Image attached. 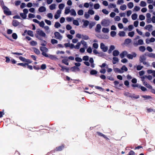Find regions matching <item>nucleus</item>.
<instances>
[{"mask_svg":"<svg viewBox=\"0 0 155 155\" xmlns=\"http://www.w3.org/2000/svg\"><path fill=\"white\" fill-rule=\"evenodd\" d=\"M124 94L125 96L127 97L131 98H134L136 99H138L140 97V96L139 95H137L136 96H134L135 95V94H132L131 93L128 92H125L124 93Z\"/></svg>","mask_w":155,"mask_h":155,"instance_id":"nucleus-1","label":"nucleus"},{"mask_svg":"<svg viewBox=\"0 0 155 155\" xmlns=\"http://www.w3.org/2000/svg\"><path fill=\"white\" fill-rule=\"evenodd\" d=\"M2 9L4 10V13L6 15H12L11 12L9 10L8 8L6 6H4L2 7Z\"/></svg>","mask_w":155,"mask_h":155,"instance_id":"nucleus-2","label":"nucleus"},{"mask_svg":"<svg viewBox=\"0 0 155 155\" xmlns=\"http://www.w3.org/2000/svg\"><path fill=\"white\" fill-rule=\"evenodd\" d=\"M146 58L144 55H143L140 56L139 58V61L140 63H143L144 65L148 64L147 62L145 61Z\"/></svg>","mask_w":155,"mask_h":155,"instance_id":"nucleus-3","label":"nucleus"},{"mask_svg":"<svg viewBox=\"0 0 155 155\" xmlns=\"http://www.w3.org/2000/svg\"><path fill=\"white\" fill-rule=\"evenodd\" d=\"M110 21L108 20L104 19L101 21V24L104 26H108L110 25Z\"/></svg>","mask_w":155,"mask_h":155,"instance_id":"nucleus-4","label":"nucleus"},{"mask_svg":"<svg viewBox=\"0 0 155 155\" xmlns=\"http://www.w3.org/2000/svg\"><path fill=\"white\" fill-rule=\"evenodd\" d=\"M36 34L37 35H39L41 36L44 37H46V34L42 30H40L39 29H38L36 31Z\"/></svg>","mask_w":155,"mask_h":155,"instance_id":"nucleus-5","label":"nucleus"},{"mask_svg":"<svg viewBox=\"0 0 155 155\" xmlns=\"http://www.w3.org/2000/svg\"><path fill=\"white\" fill-rule=\"evenodd\" d=\"M143 43V40L140 39L138 40L137 43L136 42H134L133 43V45L135 47H137L139 45H142Z\"/></svg>","mask_w":155,"mask_h":155,"instance_id":"nucleus-6","label":"nucleus"},{"mask_svg":"<svg viewBox=\"0 0 155 155\" xmlns=\"http://www.w3.org/2000/svg\"><path fill=\"white\" fill-rule=\"evenodd\" d=\"M59 66L61 68V71H64V70H65L66 72L68 73L69 71V68L65 66H63L61 64H58Z\"/></svg>","mask_w":155,"mask_h":155,"instance_id":"nucleus-7","label":"nucleus"},{"mask_svg":"<svg viewBox=\"0 0 155 155\" xmlns=\"http://www.w3.org/2000/svg\"><path fill=\"white\" fill-rule=\"evenodd\" d=\"M137 56V54L135 52H132V54H127V58L130 59H132L134 57H136Z\"/></svg>","mask_w":155,"mask_h":155,"instance_id":"nucleus-8","label":"nucleus"},{"mask_svg":"<svg viewBox=\"0 0 155 155\" xmlns=\"http://www.w3.org/2000/svg\"><path fill=\"white\" fill-rule=\"evenodd\" d=\"M100 48L102 51L104 52L107 51L108 50L107 47L105 46L102 43L101 44Z\"/></svg>","mask_w":155,"mask_h":155,"instance_id":"nucleus-9","label":"nucleus"},{"mask_svg":"<svg viewBox=\"0 0 155 155\" xmlns=\"http://www.w3.org/2000/svg\"><path fill=\"white\" fill-rule=\"evenodd\" d=\"M55 38L57 39H61L62 38V36H61L59 33L56 31L54 33Z\"/></svg>","mask_w":155,"mask_h":155,"instance_id":"nucleus-10","label":"nucleus"},{"mask_svg":"<svg viewBox=\"0 0 155 155\" xmlns=\"http://www.w3.org/2000/svg\"><path fill=\"white\" fill-rule=\"evenodd\" d=\"M17 65H18L21 66L23 67L24 68H29V65L28 63H18L17 64Z\"/></svg>","mask_w":155,"mask_h":155,"instance_id":"nucleus-11","label":"nucleus"},{"mask_svg":"<svg viewBox=\"0 0 155 155\" xmlns=\"http://www.w3.org/2000/svg\"><path fill=\"white\" fill-rule=\"evenodd\" d=\"M96 133L98 136L103 137L107 140H109V139L105 135H104L101 133L97 131L96 132Z\"/></svg>","mask_w":155,"mask_h":155,"instance_id":"nucleus-12","label":"nucleus"},{"mask_svg":"<svg viewBox=\"0 0 155 155\" xmlns=\"http://www.w3.org/2000/svg\"><path fill=\"white\" fill-rule=\"evenodd\" d=\"M71 71L73 72H76V71H79L80 69L79 68L75 66H74L71 68Z\"/></svg>","mask_w":155,"mask_h":155,"instance_id":"nucleus-13","label":"nucleus"},{"mask_svg":"<svg viewBox=\"0 0 155 155\" xmlns=\"http://www.w3.org/2000/svg\"><path fill=\"white\" fill-rule=\"evenodd\" d=\"M101 28V26L100 24H97V25L95 29V31L99 33L100 32V30Z\"/></svg>","mask_w":155,"mask_h":155,"instance_id":"nucleus-14","label":"nucleus"},{"mask_svg":"<svg viewBox=\"0 0 155 155\" xmlns=\"http://www.w3.org/2000/svg\"><path fill=\"white\" fill-rule=\"evenodd\" d=\"M64 148V146L63 145L56 147L55 150L56 151H61Z\"/></svg>","mask_w":155,"mask_h":155,"instance_id":"nucleus-15","label":"nucleus"},{"mask_svg":"<svg viewBox=\"0 0 155 155\" xmlns=\"http://www.w3.org/2000/svg\"><path fill=\"white\" fill-rule=\"evenodd\" d=\"M143 84L147 87L149 89H152V86L150 85L149 84L147 83V82L146 81H143Z\"/></svg>","mask_w":155,"mask_h":155,"instance_id":"nucleus-16","label":"nucleus"},{"mask_svg":"<svg viewBox=\"0 0 155 155\" xmlns=\"http://www.w3.org/2000/svg\"><path fill=\"white\" fill-rule=\"evenodd\" d=\"M19 24V22L16 20H13L12 21V25L15 27L18 26Z\"/></svg>","mask_w":155,"mask_h":155,"instance_id":"nucleus-17","label":"nucleus"},{"mask_svg":"<svg viewBox=\"0 0 155 155\" xmlns=\"http://www.w3.org/2000/svg\"><path fill=\"white\" fill-rule=\"evenodd\" d=\"M127 52L126 51H124L120 54V56L121 58H123L124 57L125 55H127Z\"/></svg>","mask_w":155,"mask_h":155,"instance_id":"nucleus-18","label":"nucleus"},{"mask_svg":"<svg viewBox=\"0 0 155 155\" xmlns=\"http://www.w3.org/2000/svg\"><path fill=\"white\" fill-rule=\"evenodd\" d=\"M46 10V9L43 6H42L38 8V11L39 12H42L45 11Z\"/></svg>","mask_w":155,"mask_h":155,"instance_id":"nucleus-19","label":"nucleus"},{"mask_svg":"<svg viewBox=\"0 0 155 155\" xmlns=\"http://www.w3.org/2000/svg\"><path fill=\"white\" fill-rule=\"evenodd\" d=\"M114 70L115 73L118 72L121 74L124 72V71H121V69H120L117 68H114Z\"/></svg>","mask_w":155,"mask_h":155,"instance_id":"nucleus-20","label":"nucleus"},{"mask_svg":"<svg viewBox=\"0 0 155 155\" xmlns=\"http://www.w3.org/2000/svg\"><path fill=\"white\" fill-rule=\"evenodd\" d=\"M40 50L42 52H48V49L45 47H41L40 48Z\"/></svg>","mask_w":155,"mask_h":155,"instance_id":"nucleus-21","label":"nucleus"},{"mask_svg":"<svg viewBox=\"0 0 155 155\" xmlns=\"http://www.w3.org/2000/svg\"><path fill=\"white\" fill-rule=\"evenodd\" d=\"M119 54V51L116 50H114L113 52V55L114 56H117Z\"/></svg>","mask_w":155,"mask_h":155,"instance_id":"nucleus-22","label":"nucleus"},{"mask_svg":"<svg viewBox=\"0 0 155 155\" xmlns=\"http://www.w3.org/2000/svg\"><path fill=\"white\" fill-rule=\"evenodd\" d=\"M113 59V60L112 61V63L113 64H116V62H118L119 61L118 58L117 57H114Z\"/></svg>","mask_w":155,"mask_h":155,"instance_id":"nucleus-23","label":"nucleus"},{"mask_svg":"<svg viewBox=\"0 0 155 155\" xmlns=\"http://www.w3.org/2000/svg\"><path fill=\"white\" fill-rule=\"evenodd\" d=\"M19 59L23 61H26L27 62H28L29 61V59H26L25 58L23 57L22 56H20L19 57Z\"/></svg>","mask_w":155,"mask_h":155,"instance_id":"nucleus-24","label":"nucleus"},{"mask_svg":"<svg viewBox=\"0 0 155 155\" xmlns=\"http://www.w3.org/2000/svg\"><path fill=\"white\" fill-rule=\"evenodd\" d=\"M97 71L95 70H91L90 72V74L91 75H94L97 74Z\"/></svg>","mask_w":155,"mask_h":155,"instance_id":"nucleus-25","label":"nucleus"},{"mask_svg":"<svg viewBox=\"0 0 155 155\" xmlns=\"http://www.w3.org/2000/svg\"><path fill=\"white\" fill-rule=\"evenodd\" d=\"M118 35L120 37H124L125 35V33L124 31H120L118 33Z\"/></svg>","mask_w":155,"mask_h":155,"instance_id":"nucleus-26","label":"nucleus"},{"mask_svg":"<svg viewBox=\"0 0 155 155\" xmlns=\"http://www.w3.org/2000/svg\"><path fill=\"white\" fill-rule=\"evenodd\" d=\"M153 26L151 25H146L144 28L145 29H148L149 31H150V29L152 28Z\"/></svg>","mask_w":155,"mask_h":155,"instance_id":"nucleus-27","label":"nucleus"},{"mask_svg":"<svg viewBox=\"0 0 155 155\" xmlns=\"http://www.w3.org/2000/svg\"><path fill=\"white\" fill-rule=\"evenodd\" d=\"M68 59H63L62 60V63L64 64H65L67 65H69V63L68 62Z\"/></svg>","mask_w":155,"mask_h":155,"instance_id":"nucleus-28","label":"nucleus"},{"mask_svg":"<svg viewBox=\"0 0 155 155\" xmlns=\"http://www.w3.org/2000/svg\"><path fill=\"white\" fill-rule=\"evenodd\" d=\"M137 15L136 13H134L132 15L131 18L133 20H135L137 18Z\"/></svg>","mask_w":155,"mask_h":155,"instance_id":"nucleus-29","label":"nucleus"},{"mask_svg":"<svg viewBox=\"0 0 155 155\" xmlns=\"http://www.w3.org/2000/svg\"><path fill=\"white\" fill-rule=\"evenodd\" d=\"M127 5L128 8L130 9L132 8L134 6L133 3L132 2H130L128 3Z\"/></svg>","mask_w":155,"mask_h":155,"instance_id":"nucleus-30","label":"nucleus"},{"mask_svg":"<svg viewBox=\"0 0 155 155\" xmlns=\"http://www.w3.org/2000/svg\"><path fill=\"white\" fill-rule=\"evenodd\" d=\"M48 57L51 60H54L57 58L55 55H53L50 54L49 55H48Z\"/></svg>","mask_w":155,"mask_h":155,"instance_id":"nucleus-31","label":"nucleus"},{"mask_svg":"<svg viewBox=\"0 0 155 155\" xmlns=\"http://www.w3.org/2000/svg\"><path fill=\"white\" fill-rule=\"evenodd\" d=\"M71 15L75 16L76 15V13L75 10L74 9H72L71 10Z\"/></svg>","mask_w":155,"mask_h":155,"instance_id":"nucleus-32","label":"nucleus"},{"mask_svg":"<svg viewBox=\"0 0 155 155\" xmlns=\"http://www.w3.org/2000/svg\"><path fill=\"white\" fill-rule=\"evenodd\" d=\"M131 41V40L130 38H127L124 41V43L127 44L130 43Z\"/></svg>","mask_w":155,"mask_h":155,"instance_id":"nucleus-33","label":"nucleus"},{"mask_svg":"<svg viewBox=\"0 0 155 155\" xmlns=\"http://www.w3.org/2000/svg\"><path fill=\"white\" fill-rule=\"evenodd\" d=\"M139 50L142 52H144L146 50L145 47L143 46H140L139 47Z\"/></svg>","mask_w":155,"mask_h":155,"instance_id":"nucleus-34","label":"nucleus"},{"mask_svg":"<svg viewBox=\"0 0 155 155\" xmlns=\"http://www.w3.org/2000/svg\"><path fill=\"white\" fill-rule=\"evenodd\" d=\"M56 5L54 4H53L49 6V8L50 9L53 10L55 8Z\"/></svg>","mask_w":155,"mask_h":155,"instance_id":"nucleus-35","label":"nucleus"},{"mask_svg":"<svg viewBox=\"0 0 155 155\" xmlns=\"http://www.w3.org/2000/svg\"><path fill=\"white\" fill-rule=\"evenodd\" d=\"M102 31L104 33H107L109 32V29L107 28H103L102 29Z\"/></svg>","mask_w":155,"mask_h":155,"instance_id":"nucleus-36","label":"nucleus"},{"mask_svg":"<svg viewBox=\"0 0 155 155\" xmlns=\"http://www.w3.org/2000/svg\"><path fill=\"white\" fill-rule=\"evenodd\" d=\"M33 49L34 51L36 54H40V52L38 49L35 48H33Z\"/></svg>","mask_w":155,"mask_h":155,"instance_id":"nucleus-37","label":"nucleus"},{"mask_svg":"<svg viewBox=\"0 0 155 155\" xmlns=\"http://www.w3.org/2000/svg\"><path fill=\"white\" fill-rule=\"evenodd\" d=\"M61 26V24L58 22H56L54 25V27L56 28H58Z\"/></svg>","mask_w":155,"mask_h":155,"instance_id":"nucleus-38","label":"nucleus"},{"mask_svg":"<svg viewBox=\"0 0 155 155\" xmlns=\"http://www.w3.org/2000/svg\"><path fill=\"white\" fill-rule=\"evenodd\" d=\"M82 37V38L83 39L85 40H87L89 39V38L88 36L87 35H81Z\"/></svg>","mask_w":155,"mask_h":155,"instance_id":"nucleus-39","label":"nucleus"},{"mask_svg":"<svg viewBox=\"0 0 155 155\" xmlns=\"http://www.w3.org/2000/svg\"><path fill=\"white\" fill-rule=\"evenodd\" d=\"M121 71H123V70H124L125 71H127L128 70V69L125 65H124L121 68Z\"/></svg>","mask_w":155,"mask_h":155,"instance_id":"nucleus-40","label":"nucleus"},{"mask_svg":"<svg viewBox=\"0 0 155 155\" xmlns=\"http://www.w3.org/2000/svg\"><path fill=\"white\" fill-rule=\"evenodd\" d=\"M147 4L145 2L142 1L140 2V5L142 7H145L146 6Z\"/></svg>","mask_w":155,"mask_h":155,"instance_id":"nucleus-41","label":"nucleus"},{"mask_svg":"<svg viewBox=\"0 0 155 155\" xmlns=\"http://www.w3.org/2000/svg\"><path fill=\"white\" fill-rule=\"evenodd\" d=\"M12 37L14 39H16L18 38V36L16 33H13L12 34Z\"/></svg>","mask_w":155,"mask_h":155,"instance_id":"nucleus-42","label":"nucleus"},{"mask_svg":"<svg viewBox=\"0 0 155 155\" xmlns=\"http://www.w3.org/2000/svg\"><path fill=\"white\" fill-rule=\"evenodd\" d=\"M58 42V41L56 40L55 39H52L51 40V43L53 45L54 44H57Z\"/></svg>","mask_w":155,"mask_h":155,"instance_id":"nucleus-43","label":"nucleus"},{"mask_svg":"<svg viewBox=\"0 0 155 155\" xmlns=\"http://www.w3.org/2000/svg\"><path fill=\"white\" fill-rule=\"evenodd\" d=\"M120 8L122 10H124L126 9V6L125 5H124L120 6Z\"/></svg>","mask_w":155,"mask_h":155,"instance_id":"nucleus-44","label":"nucleus"},{"mask_svg":"<svg viewBox=\"0 0 155 155\" xmlns=\"http://www.w3.org/2000/svg\"><path fill=\"white\" fill-rule=\"evenodd\" d=\"M73 24L74 25L78 26L79 25V23L78 20H74L73 21Z\"/></svg>","mask_w":155,"mask_h":155,"instance_id":"nucleus-45","label":"nucleus"},{"mask_svg":"<svg viewBox=\"0 0 155 155\" xmlns=\"http://www.w3.org/2000/svg\"><path fill=\"white\" fill-rule=\"evenodd\" d=\"M81 45V43L79 42L78 43L77 45L74 46V48L77 49H78L80 48Z\"/></svg>","mask_w":155,"mask_h":155,"instance_id":"nucleus-46","label":"nucleus"},{"mask_svg":"<svg viewBox=\"0 0 155 155\" xmlns=\"http://www.w3.org/2000/svg\"><path fill=\"white\" fill-rule=\"evenodd\" d=\"M75 60L77 62H81L82 61V59L79 57H76L75 58Z\"/></svg>","mask_w":155,"mask_h":155,"instance_id":"nucleus-47","label":"nucleus"},{"mask_svg":"<svg viewBox=\"0 0 155 155\" xmlns=\"http://www.w3.org/2000/svg\"><path fill=\"white\" fill-rule=\"evenodd\" d=\"M110 34L112 37H114L116 35V32L115 31H112L110 32Z\"/></svg>","mask_w":155,"mask_h":155,"instance_id":"nucleus-48","label":"nucleus"},{"mask_svg":"<svg viewBox=\"0 0 155 155\" xmlns=\"http://www.w3.org/2000/svg\"><path fill=\"white\" fill-rule=\"evenodd\" d=\"M78 15H82L83 14V11L82 10H79L78 12Z\"/></svg>","mask_w":155,"mask_h":155,"instance_id":"nucleus-49","label":"nucleus"},{"mask_svg":"<svg viewBox=\"0 0 155 155\" xmlns=\"http://www.w3.org/2000/svg\"><path fill=\"white\" fill-rule=\"evenodd\" d=\"M20 15L23 19H25L26 17V15L25 13H21L20 14Z\"/></svg>","mask_w":155,"mask_h":155,"instance_id":"nucleus-50","label":"nucleus"},{"mask_svg":"<svg viewBox=\"0 0 155 155\" xmlns=\"http://www.w3.org/2000/svg\"><path fill=\"white\" fill-rule=\"evenodd\" d=\"M145 54L146 55H147L149 57L152 58L153 54L152 53H145Z\"/></svg>","mask_w":155,"mask_h":155,"instance_id":"nucleus-51","label":"nucleus"},{"mask_svg":"<svg viewBox=\"0 0 155 155\" xmlns=\"http://www.w3.org/2000/svg\"><path fill=\"white\" fill-rule=\"evenodd\" d=\"M27 35H29V30L27 31V30H26L24 31V32L22 34V35L23 36H25Z\"/></svg>","mask_w":155,"mask_h":155,"instance_id":"nucleus-52","label":"nucleus"},{"mask_svg":"<svg viewBox=\"0 0 155 155\" xmlns=\"http://www.w3.org/2000/svg\"><path fill=\"white\" fill-rule=\"evenodd\" d=\"M95 87L96 89L99 90L101 91H103L104 90V89L102 87L99 86H95Z\"/></svg>","mask_w":155,"mask_h":155,"instance_id":"nucleus-53","label":"nucleus"},{"mask_svg":"<svg viewBox=\"0 0 155 155\" xmlns=\"http://www.w3.org/2000/svg\"><path fill=\"white\" fill-rule=\"evenodd\" d=\"M83 60L85 61H87L89 60V57L88 56H84L83 57Z\"/></svg>","mask_w":155,"mask_h":155,"instance_id":"nucleus-54","label":"nucleus"},{"mask_svg":"<svg viewBox=\"0 0 155 155\" xmlns=\"http://www.w3.org/2000/svg\"><path fill=\"white\" fill-rule=\"evenodd\" d=\"M134 32L132 31L129 32V33L128 34V35L129 36L132 37L134 36Z\"/></svg>","mask_w":155,"mask_h":155,"instance_id":"nucleus-55","label":"nucleus"},{"mask_svg":"<svg viewBox=\"0 0 155 155\" xmlns=\"http://www.w3.org/2000/svg\"><path fill=\"white\" fill-rule=\"evenodd\" d=\"M139 19L141 20H143L145 19V17L142 15H141L139 16Z\"/></svg>","mask_w":155,"mask_h":155,"instance_id":"nucleus-56","label":"nucleus"},{"mask_svg":"<svg viewBox=\"0 0 155 155\" xmlns=\"http://www.w3.org/2000/svg\"><path fill=\"white\" fill-rule=\"evenodd\" d=\"M64 6V4H60L58 5V8L60 9H62Z\"/></svg>","mask_w":155,"mask_h":155,"instance_id":"nucleus-57","label":"nucleus"},{"mask_svg":"<svg viewBox=\"0 0 155 155\" xmlns=\"http://www.w3.org/2000/svg\"><path fill=\"white\" fill-rule=\"evenodd\" d=\"M100 7V5L99 4H96L94 5V8L95 9H98Z\"/></svg>","mask_w":155,"mask_h":155,"instance_id":"nucleus-58","label":"nucleus"},{"mask_svg":"<svg viewBox=\"0 0 155 155\" xmlns=\"http://www.w3.org/2000/svg\"><path fill=\"white\" fill-rule=\"evenodd\" d=\"M89 23V21L87 20H85L84 22L83 25L85 27H87Z\"/></svg>","mask_w":155,"mask_h":155,"instance_id":"nucleus-59","label":"nucleus"},{"mask_svg":"<svg viewBox=\"0 0 155 155\" xmlns=\"http://www.w3.org/2000/svg\"><path fill=\"white\" fill-rule=\"evenodd\" d=\"M66 28L68 30H70L72 29L71 26L69 24L66 25Z\"/></svg>","mask_w":155,"mask_h":155,"instance_id":"nucleus-60","label":"nucleus"},{"mask_svg":"<svg viewBox=\"0 0 155 155\" xmlns=\"http://www.w3.org/2000/svg\"><path fill=\"white\" fill-rule=\"evenodd\" d=\"M102 12L104 14L106 15H107L108 13L109 12L108 11H107L106 9H103L102 10Z\"/></svg>","mask_w":155,"mask_h":155,"instance_id":"nucleus-61","label":"nucleus"},{"mask_svg":"<svg viewBox=\"0 0 155 155\" xmlns=\"http://www.w3.org/2000/svg\"><path fill=\"white\" fill-rule=\"evenodd\" d=\"M46 68V66L45 64H42L41 66V68L42 70H44Z\"/></svg>","mask_w":155,"mask_h":155,"instance_id":"nucleus-62","label":"nucleus"},{"mask_svg":"<svg viewBox=\"0 0 155 155\" xmlns=\"http://www.w3.org/2000/svg\"><path fill=\"white\" fill-rule=\"evenodd\" d=\"M30 44L32 46H35L37 45V43L35 41H32L30 42Z\"/></svg>","mask_w":155,"mask_h":155,"instance_id":"nucleus-63","label":"nucleus"},{"mask_svg":"<svg viewBox=\"0 0 155 155\" xmlns=\"http://www.w3.org/2000/svg\"><path fill=\"white\" fill-rule=\"evenodd\" d=\"M135 152L132 150H131L128 153V155H135Z\"/></svg>","mask_w":155,"mask_h":155,"instance_id":"nucleus-64","label":"nucleus"}]
</instances>
